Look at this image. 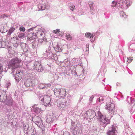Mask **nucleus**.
<instances>
[{
	"label": "nucleus",
	"mask_w": 135,
	"mask_h": 135,
	"mask_svg": "<svg viewBox=\"0 0 135 135\" xmlns=\"http://www.w3.org/2000/svg\"><path fill=\"white\" fill-rule=\"evenodd\" d=\"M25 35L24 33H20L18 35V37L20 38H21L23 37Z\"/></svg>",
	"instance_id": "nucleus-20"
},
{
	"label": "nucleus",
	"mask_w": 135,
	"mask_h": 135,
	"mask_svg": "<svg viewBox=\"0 0 135 135\" xmlns=\"http://www.w3.org/2000/svg\"><path fill=\"white\" fill-rule=\"evenodd\" d=\"M43 34L41 31H38L36 33V35L37 37L38 36V37H40V36L42 35Z\"/></svg>",
	"instance_id": "nucleus-14"
},
{
	"label": "nucleus",
	"mask_w": 135,
	"mask_h": 135,
	"mask_svg": "<svg viewBox=\"0 0 135 135\" xmlns=\"http://www.w3.org/2000/svg\"><path fill=\"white\" fill-rule=\"evenodd\" d=\"M0 92L2 93L1 95H0V101L1 102H4L7 99L6 95V93L4 91L0 90Z\"/></svg>",
	"instance_id": "nucleus-9"
},
{
	"label": "nucleus",
	"mask_w": 135,
	"mask_h": 135,
	"mask_svg": "<svg viewBox=\"0 0 135 135\" xmlns=\"http://www.w3.org/2000/svg\"><path fill=\"white\" fill-rule=\"evenodd\" d=\"M40 89H43V88H44V87H42V88H41V86H40Z\"/></svg>",
	"instance_id": "nucleus-37"
},
{
	"label": "nucleus",
	"mask_w": 135,
	"mask_h": 135,
	"mask_svg": "<svg viewBox=\"0 0 135 135\" xmlns=\"http://www.w3.org/2000/svg\"><path fill=\"white\" fill-rule=\"evenodd\" d=\"M13 28L10 29L9 30V32L10 33H12L14 31Z\"/></svg>",
	"instance_id": "nucleus-31"
},
{
	"label": "nucleus",
	"mask_w": 135,
	"mask_h": 135,
	"mask_svg": "<svg viewBox=\"0 0 135 135\" xmlns=\"http://www.w3.org/2000/svg\"><path fill=\"white\" fill-rule=\"evenodd\" d=\"M98 113L100 117L99 120L101 125H103V126L105 127L107 124H110V120L109 119L107 118L105 116L102 115L100 112L98 111Z\"/></svg>",
	"instance_id": "nucleus-2"
},
{
	"label": "nucleus",
	"mask_w": 135,
	"mask_h": 135,
	"mask_svg": "<svg viewBox=\"0 0 135 135\" xmlns=\"http://www.w3.org/2000/svg\"><path fill=\"white\" fill-rule=\"evenodd\" d=\"M21 60L16 57L11 60L9 62L8 66L9 68L13 70L20 67Z\"/></svg>",
	"instance_id": "nucleus-1"
},
{
	"label": "nucleus",
	"mask_w": 135,
	"mask_h": 135,
	"mask_svg": "<svg viewBox=\"0 0 135 135\" xmlns=\"http://www.w3.org/2000/svg\"><path fill=\"white\" fill-rule=\"evenodd\" d=\"M3 67L2 66L0 65V74H1L2 72L3 71Z\"/></svg>",
	"instance_id": "nucleus-30"
},
{
	"label": "nucleus",
	"mask_w": 135,
	"mask_h": 135,
	"mask_svg": "<svg viewBox=\"0 0 135 135\" xmlns=\"http://www.w3.org/2000/svg\"><path fill=\"white\" fill-rule=\"evenodd\" d=\"M122 17L121 16V17H122L123 18L124 17V18H127V16L126 15L125 13L124 12H123L122 14Z\"/></svg>",
	"instance_id": "nucleus-26"
},
{
	"label": "nucleus",
	"mask_w": 135,
	"mask_h": 135,
	"mask_svg": "<svg viewBox=\"0 0 135 135\" xmlns=\"http://www.w3.org/2000/svg\"><path fill=\"white\" fill-rule=\"evenodd\" d=\"M12 100L9 99L8 100L6 104L8 105H10L12 104Z\"/></svg>",
	"instance_id": "nucleus-16"
},
{
	"label": "nucleus",
	"mask_w": 135,
	"mask_h": 135,
	"mask_svg": "<svg viewBox=\"0 0 135 135\" xmlns=\"http://www.w3.org/2000/svg\"><path fill=\"white\" fill-rule=\"evenodd\" d=\"M126 6H127V7H129L130 6L131 4L129 2H126Z\"/></svg>",
	"instance_id": "nucleus-29"
},
{
	"label": "nucleus",
	"mask_w": 135,
	"mask_h": 135,
	"mask_svg": "<svg viewBox=\"0 0 135 135\" xmlns=\"http://www.w3.org/2000/svg\"><path fill=\"white\" fill-rule=\"evenodd\" d=\"M116 127L113 125L110 128L109 131L107 132L108 135H115Z\"/></svg>",
	"instance_id": "nucleus-7"
},
{
	"label": "nucleus",
	"mask_w": 135,
	"mask_h": 135,
	"mask_svg": "<svg viewBox=\"0 0 135 135\" xmlns=\"http://www.w3.org/2000/svg\"><path fill=\"white\" fill-rule=\"evenodd\" d=\"M37 106H38V109L39 110L41 109L42 107L43 106V105L41 104L37 105Z\"/></svg>",
	"instance_id": "nucleus-21"
},
{
	"label": "nucleus",
	"mask_w": 135,
	"mask_h": 135,
	"mask_svg": "<svg viewBox=\"0 0 135 135\" xmlns=\"http://www.w3.org/2000/svg\"><path fill=\"white\" fill-rule=\"evenodd\" d=\"M63 135H70L69 132H65L64 133Z\"/></svg>",
	"instance_id": "nucleus-28"
},
{
	"label": "nucleus",
	"mask_w": 135,
	"mask_h": 135,
	"mask_svg": "<svg viewBox=\"0 0 135 135\" xmlns=\"http://www.w3.org/2000/svg\"><path fill=\"white\" fill-rule=\"evenodd\" d=\"M42 101H43L44 105L45 106H47L50 104V103L51 101V99L50 97L47 95L44 96Z\"/></svg>",
	"instance_id": "nucleus-6"
},
{
	"label": "nucleus",
	"mask_w": 135,
	"mask_h": 135,
	"mask_svg": "<svg viewBox=\"0 0 135 135\" xmlns=\"http://www.w3.org/2000/svg\"><path fill=\"white\" fill-rule=\"evenodd\" d=\"M4 16L6 17H8L7 15H5V14H4L2 15V16H3V17H4Z\"/></svg>",
	"instance_id": "nucleus-32"
},
{
	"label": "nucleus",
	"mask_w": 135,
	"mask_h": 135,
	"mask_svg": "<svg viewBox=\"0 0 135 135\" xmlns=\"http://www.w3.org/2000/svg\"><path fill=\"white\" fill-rule=\"evenodd\" d=\"M41 40V42H43V41H44V39H43L42 40Z\"/></svg>",
	"instance_id": "nucleus-38"
},
{
	"label": "nucleus",
	"mask_w": 135,
	"mask_h": 135,
	"mask_svg": "<svg viewBox=\"0 0 135 135\" xmlns=\"http://www.w3.org/2000/svg\"><path fill=\"white\" fill-rule=\"evenodd\" d=\"M133 60V58L131 57H129L127 58V61L129 63L131 62Z\"/></svg>",
	"instance_id": "nucleus-18"
},
{
	"label": "nucleus",
	"mask_w": 135,
	"mask_h": 135,
	"mask_svg": "<svg viewBox=\"0 0 135 135\" xmlns=\"http://www.w3.org/2000/svg\"><path fill=\"white\" fill-rule=\"evenodd\" d=\"M106 106V109L111 111H113L114 108V104L111 102L107 103Z\"/></svg>",
	"instance_id": "nucleus-8"
},
{
	"label": "nucleus",
	"mask_w": 135,
	"mask_h": 135,
	"mask_svg": "<svg viewBox=\"0 0 135 135\" xmlns=\"http://www.w3.org/2000/svg\"><path fill=\"white\" fill-rule=\"evenodd\" d=\"M101 100L102 101H103V98H102V97H101Z\"/></svg>",
	"instance_id": "nucleus-36"
},
{
	"label": "nucleus",
	"mask_w": 135,
	"mask_h": 135,
	"mask_svg": "<svg viewBox=\"0 0 135 135\" xmlns=\"http://www.w3.org/2000/svg\"><path fill=\"white\" fill-rule=\"evenodd\" d=\"M23 72L22 70L18 69L16 70L15 75V79L17 81H18L21 80L23 75Z\"/></svg>",
	"instance_id": "nucleus-3"
},
{
	"label": "nucleus",
	"mask_w": 135,
	"mask_h": 135,
	"mask_svg": "<svg viewBox=\"0 0 135 135\" xmlns=\"http://www.w3.org/2000/svg\"><path fill=\"white\" fill-rule=\"evenodd\" d=\"M112 3L113 4L111 5L112 6V7H114L117 5V2L115 1H113L112 2Z\"/></svg>",
	"instance_id": "nucleus-24"
},
{
	"label": "nucleus",
	"mask_w": 135,
	"mask_h": 135,
	"mask_svg": "<svg viewBox=\"0 0 135 135\" xmlns=\"http://www.w3.org/2000/svg\"><path fill=\"white\" fill-rule=\"evenodd\" d=\"M85 36L87 38H91V37L93 38L94 36L93 34H91L89 32H87L86 33Z\"/></svg>",
	"instance_id": "nucleus-13"
},
{
	"label": "nucleus",
	"mask_w": 135,
	"mask_h": 135,
	"mask_svg": "<svg viewBox=\"0 0 135 135\" xmlns=\"http://www.w3.org/2000/svg\"><path fill=\"white\" fill-rule=\"evenodd\" d=\"M60 32V30L59 29H56L53 31V32L56 34L59 33Z\"/></svg>",
	"instance_id": "nucleus-17"
},
{
	"label": "nucleus",
	"mask_w": 135,
	"mask_h": 135,
	"mask_svg": "<svg viewBox=\"0 0 135 135\" xmlns=\"http://www.w3.org/2000/svg\"><path fill=\"white\" fill-rule=\"evenodd\" d=\"M27 86V87H28V86Z\"/></svg>",
	"instance_id": "nucleus-39"
},
{
	"label": "nucleus",
	"mask_w": 135,
	"mask_h": 135,
	"mask_svg": "<svg viewBox=\"0 0 135 135\" xmlns=\"http://www.w3.org/2000/svg\"><path fill=\"white\" fill-rule=\"evenodd\" d=\"M75 8V6L73 5H72L70 6V9L72 11H73Z\"/></svg>",
	"instance_id": "nucleus-27"
},
{
	"label": "nucleus",
	"mask_w": 135,
	"mask_h": 135,
	"mask_svg": "<svg viewBox=\"0 0 135 135\" xmlns=\"http://www.w3.org/2000/svg\"><path fill=\"white\" fill-rule=\"evenodd\" d=\"M34 32L32 30L29 29L28 30L27 35V39L28 40H34L37 38V37L35 35L33 36Z\"/></svg>",
	"instance_id": "nucleus-4"
},
{
	"label": "nucleus",
	"mask_w": 135,
	"mask_h": 135,
	"mask_svg": "<svg viewBox=\"0 0 135 135\" xmlns=\"http://www.w3.org/2000/svg\"><path fill=\"white\" fill-rule=\"evenodd\" d=\"M89 45L88 44L86 45V49H87V48H88V49H89Z\"/></svg>",
	"instance_id": "nucleus-35"
},
{
	"label": "nucleus",
	"mask_w": 135,
	"mask_h": 135,
	"mask_svg": "<svg viewBox=\"0 0 135 135\" xmlns=\"http://www.w3.org/2000/svg\"><path fill=\"white\" fill-rule=\"evenodd\" d=\"M11 84V83H8V84Z\"/></svg>",
	"instance_id": "nucleus-40"
},
{
	"label": "nucleus",
	"mask_w": 135,
	"mask_h": 135,
	"mask_svg": "<svg viewBox=\"0 0 135 135\" xmlns=\"http://www.w3.org/2000/svg\"><path fill=\"white\" fill-rule=\"evenodd\" d=\"M34 69L38 71H41V66L40 63L39 62H36L34 65Z\"/></svg>",
	"instance_id": "nucleus-12"
},
{
	"label": "nucleus",
	"mask_w": 135,
	"mask_h": 135,
	"mask_svg": "<svg viewBox=\"0 0 135 135\" xmlns=\"http://www.w3.org/2000/svg\"><path fill=\"white\" fill-rule=\"evenodd\" d=\"M58 50H57V51L58 52H61L62 51V50H61L60 49V50H59V48H58Z\"/></svg>",
	"instance_id": "nucleus-33"
},
{
	"label": "nucleus",
	"mask_w": 135,
	"mask_h": 135,
	"mask_svg": "<svg viewBox=\"0 0 135 135\" xmlns=\"http://www.w3.org/2000/svg\"><path fill=\"white\" fill-rule=\"evenodd\" d=\"M125 1V0H120L119 2V4L120 5L122 6L123 5Z\"/></svg>",
	"instance_id": "nucleus-19"
},
{
	"label": "nucleus",
	"mask_w": 135,
	"mask_h": 135,
	"mask_svg": "<svg viewBox=\"0 0 135 135\" xmlns=\"http://www.w3.org/2000/svg\"><path fill=\"white\" fill-rule=\"evenodd\" d=\"M101 97H99L98 99V100L100 102V100H101Z\"/></svg>",
	"instance_id": "nucleus-34"
},
{
	"label": "nucleus",
	"mask_w": 135,
	"mask_h": 135,
	"mask_svg": "<svg viewBox=\"0 0 135 135\" xmlns=\"http://www.w3.org/2000/svg\"><path fill=\"white\" fill-rule=\"evenodd\" d=\"M37 105H34L33 106V108L34 109H35L36 110H35V111L36 112V111L37 110H39L38 109V106L37 107H36V106Z\"/></svg>",
	"instance_id": "nucleus-25"
},
{
	"label": "nucleus",
	"mask_w": 135,
	"mask_h": 135,
	"mask_svg": "<svg viewBox=\"0 0 135 135\" xmlns=\"http://www.w3.org/2000/svg\"><path fill=\"white\" fill-rule=\"evenodd\" d=\"M41 9L42 10H45L46 8V5L44 4H42L41 6Z\"/></svg>",
	"instance_id": "nucleus-23"
},
{
	"label": "nucleus",
	"mask_w": 135,
	"mask_h": 135,
	"mask_svg": "<svg viewBox=\"0 0 135 135\" xmlns=\"http://www.w3.org/2000/svg\"><path fill=\"white\" fill-rule=\"evenodd\" d=\"M19 30L21 31L24 32L25 31V27H21L19 28Z\"/></svg>",
	"instance_id": "nucleus-22"
},
{
	"label": "nucleus",
	"mask_w": 135,
	"mask_h": 135,
	"mask_svg": "<svg viewBox=\"0 0 135 135\" xmlns=\"http://www.w3.org/2000/svg\"><path fill=\"white\" fill-rule=\"evenodd\" d=\"M86 114L87 115L86 116L87 118L91 119L94 118L96 114L94 110H90L86 112Z\"/></svg>",
	"instance_id": "nucleus-5"
},
{
	"label": "nucleus",
	"mask_w": 135,
	"mask_h": 135,
	"mask_svg": "<svg viewBox=\"0 0 135 135\" xmlns=\"http://www.w3.org/2000/svg\"><path fill=\"white\" fill-rule=\"evenodd\" d=\"M66 102L67 101L66 100L62 99L61 100V103L59 104V107L60 108H62V109H65L66 107Z\"/></svg>",
	"instance_id": "nucleus-10"
},
{
	"label": "nucleus",
	"mask_w": 135,
	"mask_h": 135,
	"mask_svg": "<svg viewBox=\"0 0 135 135\" xmlns=\"http://www.w3.org/2000/svg\"><path fill=\"white\" fill-rule=\"evenodd\" d=\"M66 39L68 40H71L72 37L69 33H67L66 35Z\"/></svg>",
	"instance_id": "nucleus-15"
},
{
	"label": "nucleus",
	"mask_w": 135,
	"mask_h": 135,
	"mask_svg": "<svg viewBox=\"0 0 135 135\" xmlns=\"http://www.w3.org/2000/svg\"><path fill=\"white\" fill-rule=\"evenodd\" d=\"M59 93L60 95V97L62 98L65 97L66 95V91L65 90L63 89H58Z\"/></svg>",
	"instance_id": "nucleus-11"
}]
</instances>
